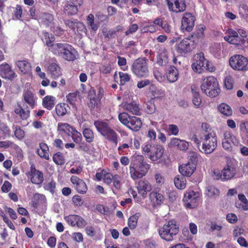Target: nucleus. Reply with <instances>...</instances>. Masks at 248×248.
I'll return each mask as SVG.
<instances>
[{
    "mask_svg": "<svg viewBox=\"0 0 248 248\" xmlns=\"http://www.w3.org/2000/svg\"><path fill=\"white\" fill-rule=\"evenodd\" d=\"M148 170V165L144 161L142 155L135 154L132 158L129 166V173L134 180L145 176Z\"/></svg>",
    "mask_w": 248,
    "mask_h": 248,
    "instance_id": "1",
    "label": "nucleus"
},
{
    "mask_svg": "<svg viewBox=\"0 0 248 248\" xmlns=\"http://www.w3.org/2000/svg\"><path fill=\"white\" fill-rule=\"evenodd\" d=\"M201 88L204 93L211 97L217 96L220 92L217 79L212 76L206 77L202 79Z\"/></svg>",
    "mask_w": 248,
    "mask_h": 248,
    "instance_id": "2",
    "label": "nucleus"
},
{
    "mask_svg": "<svg viewBox=\"0 0 248 248\" xmlns=\"http://www.w3.org/2000/svg\"><path fill=\"white\" fill-rule=\"evenodd\" d=\"M178 232L179 226L174 220H170L166 222L158 230V233L161 238L167 241L173 240L174 236Z\"/></svg>",
    "mask_w": 248,
    "mask_h": 248,
    "instance_id": "3",
    "label": "nucleus"
},
{
    "mask_svg": "<svg viewBox=\"0 0 248 248\" xmlns=\"http://www.w3.org/2000/svg\"><path fill=\"white\" fill-rule=\"evenodd\" d=\"M202 142V149H199L200 152L205 154L213 153L217 146V137L215 132L204 133L201 136Z\"/></svg>",
    "mask_w": 248,
    "mask_h": 248,
    "instance_id": "4",
    "label": "nucleus"
},
{
    "mask_svg": "<svg viewBox=\"0 0 248 248\" xmlns=\"http://www.w3.org/2000/svg\"><path fill=\"white\" fill-rule=\"evenodd\" d=\"M133 74L138 78H146L149 74L147 60L140 58L134 61L131 66Z\"/></svg>",
    "mask_w": 248,
    "mask_h": 248,
    "instance_id": "5",
    "label": "nucleus"
},
{
    "mask_svg": "<svg viewBox=\"0 0 248 248\" xmlns=\"http://www.w3.org/2000/svg\"><path fill=\"white\" fill-rule=\"evenodd\" d=\"M247 36V33L244 29H239L237 31L232 29H228L224 39L231 44L238 46L243 45V39Z\"/></svg>",
    "mask_w": 248,
    "mask_h": 248,
    "instance_id": "6",
    "label": "nucleus"
},
{
    "mask_svg": "<svg viewBox=\"0 0 248 248\" xmlns=\"http://www.w3.org/2000/svg\"><path fill=\"white\" fill-rule=\"evenodd\" d=\"M118 118L124 125L130 129L137 131L142 126L141 120L136 116H130L126 112L119 114Z\"/></svg>",
    "mask_w": 248,
    "mask_h": 248,
    "instance_id": "7",
    "label": "nucleus"
},
{
    "mask_svg": "<svg viewBox=\"0 0 248 248\" xmlns=\"http://www.w3.org/2000/svg\"><path fill=\"white\" fill-rule=\"evenodd\" d=\"M231 67L234 70L246 72L248 71V59L240 54L232 56L229 60Z\"/></svg>",
    "mask_w": 248,
    "mask_h": 248,
    "instance_id": "8",
    "label": "nucleus"
},
{
    "mask_svg": "<svg viewBox=\"0 0 248 248\" xmlns=\"http://www.w3.org/2000/svg\"><path fill=\"white\" fill-rule=\"evenodd\" d=\"M196 46V41L190 37L185 38L177 43L175 45L176 52L181 55H185L190 52Z\"/></svg>",
    "mask_w": 248,
    "mask_h": 248,
    "instance_id": "9",
    "label": "nucleus"
},
{
    "mask_svg": "<svg viewBox=\"0 0 248 248\" xmlns=\"http://www.w3.org/2000/svg\"><path fill=\"white\" fill-rule=\"evenodd\" d=\"M42 40L46 43V45L49 47V49L55 55H62L63 49L66 44L56 43L53 44L54 41V37L52 36H50L47 32H43Z\"/></svg>",
    "mask_w": 248,
    "mask_h": 248,
    "instance_id": "10",
    "label": "nucleus"
},
{
    "mask_svg": "<svg viewBox=\"0 0 248 248\" xmlns=\"http://www.w3.org/2000/svg\"><path fill=\"white\" fill-rule=\"evenodd\" d=\"M201 194L198 191L187 190L184 195L183 201L186 208L192 209L198 206L201 201Z\"/></svg>",
    "mask_w": 248,
    "mask_h": 248,
    "instance_id": "11",
    "label": "nucleus"
},
{
    "mask_svg": "<svg viewBox=\"0 0 248 248\" xmlns=\"http://www.w3.org/2000/svg\"><path fill=\"white\" fill-rule=\"evenodd\" d=\"M189 157L188 162L186 164H182L179 168V172L183 176H190L196 169L197 161L196 155L195 153H192Z\"/></svg>",
    "mask_w": 248,
    "mask_h": 248,
    "instance_id": "12",
    "label": "nucleus"
},
{
    "mask_svg": "<svg viewBox=\"0 0 248 248\" xmlns=\"http://www.w3.org/2000/svg\"><path fill=\"white\" fill-rule=\"evenodd\" d=\"M240 144V141L232 133L227 130L223 134V137L222 140L223 148L226 150H231L232 145L238 146Z\"/></svg>",
    "mask_w": 248,
    "mask_h": 248,
    "instance_id": "13",
    "label": "nucleus"
},
{
    "mask_svg": "<svg viewBox=\"0 0 248 248\" xmlns=\"http://www.w3.org/2000/svg\"><path fill=\"white\" fill-rule=\"evenodd\" d=\"M207 62V59L202 53L197 54L195 56L194 62L191 64L192 70L196 73L201 74L205 69V65Z\"/></svg>",
    "mask_w": 248,
    "mask_h": 248,
    "instance_id": "14",
    "label": "nucleus"
},
{
    "mask_svg": "<svg viewBox=\"0 0 248 248\" xmlns=\"http://www.w3.org/2000/svg\"><path fill=\"white\" fill-rule=\"evenodd\" d=\"M37 20L41 26L50 28L54 24L53 15L48 13L37 12Z\"/></svg>",
    "mask_w": 248,
    "mask_h": 248,
    "instance_id": "15",
    "label": "nucleus"
},
{
    "mask_svg": "<svg viewBox=\"0 0 248 248\" xmlns=\"http://www.w3.org/2000/svg\"><path fill=\"white\" fill-rule=\"evenodd\" d=\"M195 17L191 14L185 13L181 20V30L183 31H190L194 26Z\"/></svg>",
    "mask_w": 248,
    "mask_h": 248,
    "instance_id": "16",
    "label": "nucleus"
},
{
    "mask_svg": "<svg viewBox=\"0 0 248 248\" xmlns=\"http://www.w3.org/2000/svg\"><path fill=\"white\" fill-rule=\"evenodd\" d=\"M64 219L69 225L78 228H83L87 224L86 221L78 215H69L65 216Z\"/></svg>",
    "mask_w": 248,
    "mask_h": 248,
    "instance_id": "17",
    "label": "nucleus"
},
{
    "mask_svg": "<svg viewBox=\"0 0 248 248\" xmlns=\"http://www.w3.org/2000/svg\"><path fill=\"white\" fill-rule=\"evenodd\" d=\"M170 11L175 13L183 12L186 8L185 0H166Z\"/></svg>",
    "mask_w": 248,
    "mask_h": 248,
    "instance_id": "18",
    "label": "nucleus"
},
{
    "mask_svg": "<svg viewBox=\"0 0 248 248\" xmlns=\"http://www.w3.org/2000/svg\"><path fill=\"white\" fill-rule=\"evenodd\" d=\"M23 100L27 107L33 108L37 105V97L31 89L24 90L23 93Z\"/></svg>",
    "mask_w": 248,
    "mask_h": 248,
    "instance_id": "19",
    "label": "nucleus"
},
{
    "mask_svg": "<svg viewBox=\"0 0 248 248\" xmlns=\"http://www.w3.org/2000/svg\"><path fill=\"white\" fill-rule=\"evenodd\" d=\"M223 179L228 180L233 178L236 173L235 166L230 162H227L226 166L222 170Z\"/></svg>",
    "mask_w": 248,
    "mask_h": 248,
    "instance_id": "20",
    "label": "nucleus"
},
{
    "mask_svg": "<svg viewBox=\"0 0 248 248\" xmlns=\"http://www.w3.org/2000/svg\"><path fill=\"white\" fill-rule=\"evenodd\" d=\"M66 25L70 28L75 33H80L86 30L85 25L77 19H70L66 20Z\"/></svg>",
    "mask_w": 248,
    "mask_h": 248,
    "instance_id": "21",
    "label": "nucleus"
},
{
    "mask_svg": "<svg viewBox=\"0 0 248 248\" xmlns=\"http://www.w3.org/2000/svg\"><path fill=\"white\" fill-rule=\"evenodd\" d=\"M71 182L77 191L80 194H84L87 190V186L85 183L76 176H72Z\"/></svg>",
    "mask_w": 248,
    "mask_h": 248,
    "instance_id": "22",
    "label": "nucleus"
},
{
    "mask_svg": "<svg viewBox=\"0 0 248 248\" xmlns=\"http://www.w3.org/2000/svg\"><path fill=\"white\" fill-rule=\"evenodd\" d=\"M0 76L5 79H12L16 74L9 65L5 63L0 65Z\"/></svg>",
    "mask_w": 248,
    "mask_h": 248,
    "instance_id": "23",
    "label": "nucleus"
},
{
    "mask_svg": "<svg viewBox=\"0 0 248 248\" xmlns=\"http://www.w3.org/2000/svg\"><path fill=\"white\" fill-rule=\"evenodd\" d=\"M137 188L139 193L144 198L147 193L151 190L152 186L148 181L143 179L139 182Z\"/></svg>",
    "mask_w": 248,
    "mask_h": 248,
    "instance_id": "24",
    "label": "nucleus"
},
{
    "mask_svg": "<svg viewBox=\"0 0 248 248\" xmlns=\"http://www.w3.org/2000/svg\"><path fill=\"white\" fill-rule=\"evenodd\" d=\"M164 152V149L162 145H154L152 153L149 154V157L153 161H157L163 156Z\"/></svg>",
    "mask_w": 248,
    "mask_h": 248,
    "instance_id": "25",
    "label": "nucleus"
},
{
    "mask_svg": "<svg viewBox=\"0 0 248 248\" xmlns=\"http://www.w3.org/2000/svg\"><path fill=\"white\" fill-rule=\"evenodd\" d=\"M30 177L31 182L36 185L41 184L44 181L42 172L32 167L30 171Z\"/></svg>",
    "mask_w": 248,
    "mask_h": 248,
    "instance_id": "26",
    "label": "nucleus"
},
{
    "mask_svg": "<svg viewBox=\"0 0 248 248\" xmlns=\"http://www.w3.org/2000/svg\"><path fill=\"white\" fill-rule=\"evenodd\" d=\"M95 177L97 180H103L107 185H110L113 178V175L106 170H102L100 172L95 174Z\"/></svg>",
    "mask_w": 248,
    "mask_h": 248,
    "instance_id": "27",
    "label": "nucleus"
},
{
    "mask_svg": "<svg viewBox=\"0 0 248 248\" xmlns=\"http://www.w3.org/2000/svg\"><path fill=\"white\" fill-rule=\"evenodd\" d=\"M62 53L63 58L67 61H73L76 58L77 51L70 45L66 44Z\"/></svg>",
    "mask_w": 248,
    "mask_h": 248,
    "instance_id": "28",
    "label": "nucleus"
},
{
    "mask_svg": "<svg viewBox=\"0 0 248 248\" xmlns=\"http://www.w3.org/2000/svg\"><path fill=\"white\" fill-rule=\"evenodd\" d=\"M169 62L168 52L165 48L159 49L157 57V63L160 66L166 65Z\"/></svg>",
    "mask_w": 248,
    "mask_h": 248,
    "instance_id": "29",
    "label": "nucleus"
},
{
    "mask_svg": "<svg viewBox=\"0 0 248 248\" xmlns=\"http://www.w3.org/2000/svg\"><path fill=\"white\" fill-rule=\"evenodd\" d=\"M73 129L74 128L67 123H59L58 124L57 130L58 133L62 137L66 135L70 136Z\"/></svg>",
    "mask_w": 248,
    "mask_h": 248,
    "instance_id": "30",
    "label": "nucleus"
},
{
    "mask_svg": "<svg viewBox=\"0 0 248 248\" xmlns=\"http://www.w3.org/2000/svg\"><path fill=\"white\" fill-rule=\"evenodd\" d=\"M123 108L130 113L135 115H139L140 108L138 105L135 102H123L122 103Z\"/></svg>",
    "mask_w": 248,
    "mask_h": 248,
    "instance_id": "31",
    "label": "nucleus"
},
{
    "mask_svg": "<svg viewBox=\"0 0 248 248\" xmlns=\"http://www.w3.org/2000/svg\"><path fill=\"white\" fill-rule=\"evenodd\" d=\"M166 77L169 82L174 83L176 82L179 77L178 69L174 66L169 67L166 73Z\"/></svg>",
    "mask_w": 248,
    "mask_h": 248,
    "instance_id": "32",
    "label": "nucleus"
},
{
    "mask_svg": "<svg viewBox=\"0 0 248 248\" xmlns=\"http://www.w3.org/2000/svg\"><path fill=\"white\" fill-rule=\"evenodd\" d=\"M170 146L177 147L180 150L186 151L188 149L189 144L186 140L174 138L171 140Z\"/></svg>",
    "mask_w": 248,
    "mask_h": 248,
    "instance_id": "33",
    "label": "nucleus"
},
{
    "mask_svg": "<svg viewBox=\"0 0 248 248\" xmlns=\"http://www.w3.org/2000/svg\"><path fill=\"white\" fill-rule=\"evenodd\" d=\"M56 101V98L52 95H46L43 98L42 106L48 110H51L54 107Z\"/></svg>",
    "mask_w": 248,
    "mask_h": 248,
    "instance_id": "34",
    "label": "nucleus"
},
{
    "mask_svg": "<svg viewBox=\"0 0 248 248\" xmlns=\"http://www.w3.org/2000/svg\"><path fill=\"white\" fill-rule=\"evenodd\" d=\"M78 11V5L74 4L73 1H67L64 6L63 11L65 14L75 15Z\"/></svg>",
    "mask_w": 248,
    "mask_h": 248,
    "instance_id": "35",
    "label": "nucleus"
},
{
    "mask_svg": "<svg viewBox=\"0 0 248 248\" xmlns=\"http://www.w3.org/2000/svg\"><path fill=\"white\" fill-rule=\"evenodd\" d=\"M150 198L154 205L161 204L164 200L163 194L156 191H152L150 194Z\"/></svg>",
    "mask_w": 248,
    "mask_h": 248,
    "instance_id": "36",
    "label": "nucleus"
},
{
    "mask_svg": "<svg viewBox=\"0 0 248 248\" xmlns=\"http://www.w3.org/2000/svg\"><path fill=\"white\" fill-rule=\"evenodd\" d=\"M90 104L89 106L92 108L96 107L100 108L101 99L97 97L96 94L94 90L90 92Z\"/></svg>",
    "mask_w": 248,
    "mask_h": 248,
    "instance_id": "37",
    "label": "nucleus"
},
{
    "mask_svg": "<svg viewBox=\"0 0 248 248\" xmlns=\"http://www.w3.org/2000/svg\"><path fill=\"white\" fill-rule=\"evenodd\" d=\"M191 92L192 93V102L194 106L196 108H199L202 104V98L199 92H197L194 87H191Z\"/></svg>",
    "mask_w": 248,
    "mask_h": 248,
    "instance_id": "38",
    "label": "nucleus"
},
{
    "mask_svg": "<svg viewBox=\"0 0 248 248\" xmlns=\"http://www.w3.org/2000/svg\"><path fill=\"white\" fill-rule=\"evenodd\" d=\"M48 150L49 149L46 144L42 142L40 144L39 148L37 149V153L41 157L48 160L49 158Z\"/></svg>",
    "mask_w": 248,
    "mask_h": 248,
    "instance_id": "39",
    "label": "nucleus"
},
{
    "mask_svg": "<svg viewBox=\"0 0 248 248\" xmlns=\"http://www.w3.org/2000/svg\"><path fill=\"white\" fill-rule=\"evenodd\" d=\"M94 124L97 131L102 135H104L110 128L108 124L104 122L97 121L94 122Z\"/></svg>",
    "mask_w": 248,
    "mask_h": 248,
    "instance_id": "40",
    "label": "nucleus"
},
{
    "mask_svg": "<svg viewBox=\"0 0 248 248\" xmlns=\"http://www.w3.org/2000/svg\"><path fill=\"white\" fill-rule=\"evenodd\" d=\"M48 72L53 78H58L61 75L60 67L55 63H52L49 65Z\"/></svg>",
    "mask_w": 248,
    "mask_h": 248,
    "instance_id": "41",
    "label": "nucleus"
},
{
    "mask_svg": "<svg viewBox=\"0 0 248 248\" xmlns=\"http://www.w3.org/2000/svg\"><path fill=\"white\" fill-rule=\"evenodd\" d=\"M69 109V107L66 104L60 103L57 104L55 107V111L59 116L65 115Z\"/></svg>",
    "mask_w": 248,
    "mask_h": 248,
    "instance_id": "42",
    "label": "nucleus"
},
{
    "mask_svg": "<svg viewBox=\"0 0 248 248\" xmlns=\"http://www.w3.org/2000/svg\"><path fill=\"white\" fill-rule=\"evenodd\" d=\"M16 65L24 74L27 73L31 70V65L27 61H18L16 62Z\"/></svg>",
    "mask_w": 248,
    "mask_h": 248,
    "instance_id": "43",
    "label": "nucleus"
},
{
    "mask_svg": "<svg viewBox=\"0 0 248 248\" xmlns=\"http://www.w3.org/2000/svg\"><path fill=\"white\" fill-rule=\"evenodd\" d=\"M103 136L106 139L109 141L117 144L118 143L117 135L116 133L112 129L109 128Z\"/></svg>",
    "mask_w": 248,
    "mask_h": 248,
    "instance_id": "44",
    "label": "nucleus"
},
{
    "mask_svg": "<svg viewBox=\"0 0 248 248\" xmlns=\"http://www.w3.org/2000/svg\"><path fill=\"white\" fill-rule=\"evenodd\" d=\"M217 109L221 114L226 116H230L232 115V109L227 104L221 103L217 106Z\"/></svg>",
    "mask_w": 248,
    "mask_h": 248,
    "instance_id": "45",
    "label": "nucleus"
},
{
    "mask_svg": "<svg viewBox=\"0 0 248 248\" xmlns=\"http://www.w3.org/2000/svg\"><path fill=\"white\" fill-rule=\"evenodd\" d=\"M174 183L178 189H183L186 186V179L183 176H177L174 179Z\"/></svg>",
    "mask_w": 248,
    "mask_h": 248,
    "instance_id": "46",
    "label": "nucleus"
},
{
    "mask_svg": "<svg viewBox=\"0 0 248 248\" xmlns=\"http://www.w3.org/2000/svg\"><path fill=\"white\" fill-rule=\"evenodd\" d=\"M205 29V28L204 26L199 27L194 33L193 35H192L190 38L196 41L197 43L199 40L204 38V31Z\"/></svg>",
    "mask_w": 248,
    "mask_h": 248,
    "instance_id": "47",
    "label": "nucleus"
},
{
    "mask_svg": "<svg viewBox=\"0 0 248 248\" xmlns=\"http://www.w3.org/2000/svg\"><path fill=\"white\" fill-rule=\"evenodd\" d=\"M119 75V83L120 85H124L126 82H128L131 79V75L128 73H124L123 72H119L117 74V72L115 73L114 78Z\"/></svg>",
    "mask_w": 248,
    "mask_h": 248,
    "instance_id": "48",
    "label": "nucleus"
},
{
    "mask_svg": "<svg viewBox=\"0 0 248 248\" xmlns=\"http://www.w3.org/2000/svg\"><path fill=\"white\" fill-rule=\"evenodd\" d=\"M87 25L92 30L96 31L99 27L98 24L95 23L94 16L90 14L87 17Z\"/></svg>",
    "mask_w": 248,
    "mask_h": 248,
    "instance_id": "49",
    "label": "nucleus"
},
{
    "mask_svg": "<svg viewBox=\"0 0 248 248\" xmlns=\"http://www.w3.org/2000/svg\"><path fill=\"white\" fill-rule=\"evenodd\" d=\"M238 198L242 204L236 203V207L238 208H242L244 210H248V200L244 194H239Z\"/></svg>",
    "mask_w": 248,
    "mask_h": 248,
    "instance_id": "50",
    "label": "nucleus"
},
{
    "mask_svg": "<svg viewBox=\"0 0 248 248\" xmlns=\"http://www.w3.org/2000/svg\"><path fill=\"white\" fill-rule=\"evenodd\" d=\"M140 216L139 213H136L129 218L128 220V226L130 229L133 230L136 228Z\"/></svg>",
    "mask_w": 248,
    "mask_h": 248,
    "instance_id": "51",
    "label": "nucleus"
},
{
    "mask_svg": "<svg viewBox=\"0 0 248 248\" xmlns=\"http://www.w3.org/2000/svg\"><path fill=\"white\" fill-rule=\"evenodd\" d=\"M15 113L19 115L22 120H27L30 116V111L29 110H24L21 106H18L15 109Z\"/></svg>",
    "mask_w": 248,
    "mask_h": 248,
    "instance_id": "52",
    "label": "nucleus"
},
{
    "mask_svg": "<svg viewBox=\"0 0 248 248\" xmlns=\"http://www.w3.org/2000/svg\"><path fill=\"white\" fill-rule=\"evenodd\" d=\"M157 31L155 25L153 22H149L148 24H145L141 27V31L143 32L153 33Z\"/></svg>",
    "mask_w": 248,
    "mask_h": 248,
    "instance_id": "53",
    "label": "nucleus"
},
{
    "mask_svg": "<svg viewBox=\"0 0 248 248\" xmlns=\"http://www.w3.org/2000/svg\"><path fill=\"white\" fill-rule=\"evenodd\" d=\"M34 199L37 202L34 203L33 206L37 208L38 206V204H40L42 205H46V196L41 194L35 193L34 195Z\"/></svg>",
    "mask_w": 248,
    "mask_h": 248,
    "instance_id": "54",
    "label": "nucleus"
},
{
    "mask_svg": "<svg viewBox=\"0 0 248 248\" xmlns=\"http://www.w3.org/2000/svg\"><path fill=\"white\" fill-rule=\"evenodd\" d=\"M82 133L87 142H91L93 140L94 134L93 131L90 128H85L83 130Z\"/></svg>",
    "mask_w": 248,
    "mask_h": 248,
    "instance_id": "55",
    "label": "nucleus"
},
{
    "mask_svg": "<svg viewBox=\"0 0 248 248\" xmlns=\"http://www.w3.org/2000/svg\"><path fill=\"white\" fill-rule=\"evenodd\" d=\"M112 182L113 187L116 189L119 190L121 188L123 184L122 177L118 174L114 175Z\"/></svg>",
    "mask_w": 248,
    "mask_h": 248,
    "instance_id": "56",
    "label": "nucleus"
},
{
    "mask_svg": "<svg viewBox=\"0 0 248 248\" xmlns=\"http://www.w3.org/2000/svg\"><path fill=\"white\" fill-rule=\"evenodd\" d=\"M117 58L118 59V65L120 67L121 69L124 71L128 70V66L127 65L126 59L124 57L120 56H118Z\"/></svg>",
    "mask_w": 248,
    "mask_h": 248,
    "instance_id": "57",
    "label": "nucleus"
},
{
    "mask_svg": "<svg viewBox=\"0 0 248 248\" xmlns=\"http://www.w3.org/2000/svg\"><path fill=\"white\" fill-rule=\"evenodd\" d=\"M239 12L243 18H248V6L246 4H241L239 7Z\"/></svg>",
    "mask_w": 248,
    "mask_h": 248,
    "instance_id": "58",
    "label": "nucleus"
},
{
    "mask_svg": "<svg viewBox=\"0 0 248 248\" xmlns=\"http://www.w3.org/2000/svg\"><path fill=\"white\" fill-rule=\"evenodd\" d=\"M70 136H71L74 141L76 143L80 142L82 140V136L81 133L78 132L75 128L73 129Z\"/></svg>",
    "mask_w": 248,
    "mask_h": 248,
    "instance_id": "59",
    "label": "nucleus"
},
{
    "mask_svg": "<svg viewBox=\"0 0 248 248\" xmlns=\"http://www.w3.org/2000/svg\"><path fill=\"white\" fill-rule=\"evenodd\" d=\"M218 194V190L213 186L207 187L206 195L209 197H212Z\"/></svg>",
    "mask_w": 248,
    "mask_h": 248,
    "instance_id": "60",
    "label": "nucleus"
},
{
    "mask_svg": "<svg viewBox=\"0 0 248 248\" xmlns=\"http://www.w3.org/2000/svg\"><path fill=\"white\" fill-rule=\"evenodd\" d=\"M53 160L57 165H62L64 162L63 156L60 153H56L53 155Z\"/></svg>",
    "mask_w": 248,
    "mask_h": 248,
    "instance_id": "61",
    "label": "nucleus"
},
{
    "mask_svg": "<svg viewBox=\"0 0 248 248\" xmlns=\"http://www.w3.org/2000/svg\"><path fill=\"white\" fill-rule=\"evenodd\" d=\"M49 28L56 35L60 36L64 32V30L62 29L59 26H57L55 23L54 24L51 26Z\"/></svg>",
    "mask_w": 248,
    "mask_h": 248,
    "instance_id": "62",
    "label": "nucleus"
},
{
    "mask_svg": "<svg viewBox=\"0 0 248 248\" xmlns=\"http://www.w3.org/2000/svg\"><path fill=\"white\" fill-rule=\"evenodd\" d=\"M154 145L152 146L149 142H145L142 146V150L143 153L146 154L149 157V154L152 153Z\"/></svg>",
    "mask_w": 248,
    "mask_h": 248,
    "instance_id": "63",
    "label": "nucleus"
},
{
    "mask_svg": "<svg viewBox=\"0 0 248 248\" xmlns=\"http://www.w3.org/2000/svg\"><path fill=\"white\" fill-rule=\"evenodd\" d=\"M240 130L242 137L248 133V122H242L240 124Z\"/></svg>",
    "mask_w": 248,
    "mask_h": 248,
    "instance_id": "64",
    "label": "nucleus"
}]
</instances>
